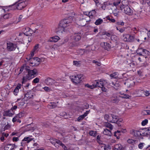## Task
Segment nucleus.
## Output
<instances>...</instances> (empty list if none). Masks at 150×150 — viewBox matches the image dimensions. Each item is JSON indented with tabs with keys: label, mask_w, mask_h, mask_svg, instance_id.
<instances>
[{
	"label": "nucleus",
	"mask_w": 150,
	"mask_h": 150,
	"mask_svg": "<svg viewBox=\"0 0 150 150\" xmlns=\"http://www.w3.org/2000/svg\"><path fill=\"white\" fill-rule=\"evenodd\" d=\"M33 92L31 91H28L25 95V98H26L28 99L33 98Z\"/></svg>",
	"instance_id": "6ab92c4d"
},
{
	"label": "nucleus",
	"mask_w": 150,
	"mask_h": 150,
	"mask_svg": "<svg viewBox=\"0 0 150 150\" xmlns=\"http://www.w3.org/2000/svg\"><path fill=\"white\" fill-rule=\"evenodd\" d=\"M148 122V120L146 119L144 120H143L142 122V126H145L146 125Z\"/></svg>",
	"instance_id": "3c124183"
},
{
	"label": "nucleus",
	"mask_w": 150,
	"mask_h": 150,
	"mask_svg": "<svg viewBox=\"0 0 150 150\" xmlns=\"http://www.w3.org/2000/svg\"><path fill=\"white\" fill-rule=\"evenodd\" d=\"M90 111H86L84 114L80 116L77 119V121L78 122H80L81 120H82L84 118H85L89 113Z\"/></svg>",
	"instance_id": "4be33fe9"
},
{
	"label": "nucleus",
	"mask_w": 150,
	"mask_h": 150,
	"mask_svg": "<svg viewBox=\"0 0 150 150\" xmlns=\"http://www.w3.org/2000/svg\"><path fill=\"white\" fill-rule=\"evenodd\" d=\"M83 75L78 74L76 76H72L71 79L72 81L75 83H79L82 80Z\"/></svg>",
	"instance_id": "39448f33"
},
{
	"label": "nucleus",
	"mask_w": 150,
	"mask_h": 150,
	"mask_svg": "<svg viewBox=\"0 0 150 150\" xmlns=\"http://www.w3.org/2000/svg\"><path fill=\"white\" fill-rule=\"evenodd\" d=\"M17 48L18 50L19 48L18 47L16 44L11 42H8L7 43V48L9 51H13Z\"/></svg>",
	"instance_id": "423d86ee"
},
{
	"label": "nucleus",
	"mask_w": 150,
	"mask_h": 150,
	"mask_svg": "<svg viewBox=\"0 0 150 150\" xmlns=\"http://www.w3.org/2000/svg\"><path fill=\"white\" fill-rule=\"evenodd\" d=\"M106 35L108 37H111V39L112 40V38H114L115 36V35H113V33L112 32L110 31L109 32H107Z\"/></svg>",
	"instance_id": "7c9ffc66"
},
{
	"label": "nucleus",
	"mask_w": 150,
	"mask_h": 150,
	"mask_svg": "<svg viewBox=\"0 0 150 150\" xmlns=\"http://www.w3.org/2000/svg\"><path fill=\"white\" fill-rule=\"evenodd\" d=\"M120 3V0H117L115 1L113 3V6L116 7Z\"/></svg>",
	"instance_id": "49530a36"
},
{
	"label": "nucleus",
	"mask_w": 150,
	"mask_h": 150,
	"mask_svg": "<svg viewBox=\"0 0 150 150\" xmlns=\"http://www.w3.org/2000/svg\"><path fill=\"white\" fill-rule=\"evenodd\" d=\"M64 150H69V149L63 143L61 146Z\"/></svg>",
	"instance_id": "e2e57ef3"
},
{
	"label": "nucleus",
	"mask_w": 150,
	"mask_h": 150,
	"mask_svg": "<svg viewBox=\"0 0 150 150\" xmlns=\"http://www.w3.org/2000/svg\"><path fill=\"white\" fill-rule=\"evenodd\" d=\"M104 118L105 120L109 122V120L110 119V115H108V114H105L104 116Z\"/></svg>",
	"instance_id": "603ef678"
},
{
	"label": "nucleus",
	"mask_w": 150,
	"mask_h": 150,
	"mask_svg": "<svg viewBox=\"0 0 150 150\" xmlns=\"http://www.w3.org/2000/svg\"><path fill=\"white\" fill-rule=\"evenodd\" d=\"M117 72H114L110 74V76L111 77L112 79L116 78L118 77L117 75Z\"/></svg>",
	"instance_id": "ea45409f"
},
{
	"label": "nucleus",
	"mask_w": 150,
	"mask_h": 150,
	"mask_svg": "<svg viewBox=\"0 0 150 150\" xmlns=\"http://www.w3.org/2000/svg\"><path fill=\"white\" fill-rule=\"evenodd\" d=\"M50 106L52 107V108H53L57 106V104L54 102L51 103Z\"/></svg>",
	"instance_id": "864d4df0"
},
{
	"label": "nucleus",
	"mask_w": 150,
	"mask_h": 150,
	"mask_svg": "<svg viewBox=\"0 0 150 150\" xmlns=\"http://www.w3.org/2000/svg\"><path fill=\"white\" fill-rule=\"evenodd\" d=\"M98 80H95L93 83V88L97 87L98 86Z\"/></svg>",
	"instance_id": "c03bdc74"
},
{
	"label": "nucleus",
	"mask_w": 150,
	"mask_h": 150,
	"mask_svg": "<svg viewBox=\"0 0 150 150\" xmlns=\"http://www.w3.org/2000/svg\"><path fill=\"white\" fill-rule=\"evenodd\" d=\"M106 18L107 19L110 21L111 22L113 23L115 22V19L112 18H110V17L109 16H107L106 17Z\"/></svg>",
	"instance_id": "8fccbe9b"
},
{
	"label": "nucleus",
	"mask_w": 150,
	"mask_h": 150,
	"mask_svg": "<svg viewBox=\"0 0 150 150\" xmlns=\"http://www.w3.org/2000/svg\"><path fill=\"white\" fill-rule=\"evenodd\" d=\"M72 18V17L70 16L67 18L64 19L62 20L60 22L59 24V25L58 28H61V32L62 33L63 32H66L67 30H66L64 28L66 27L67 25L70 23H71L72 20L70 19Z\"/></svg>",
	"instance_id": "f03ea898"
},
{
	"label": "nucleus",
	"mask_w": 150,
	"mask_h": 150,
	"mask_svg": "<svg viewBox=\"0 0 150 150\" xmlns=\"http://www.w3.org/2000/svg\"><path fill=\"white\" fill-rule=\"evenodd\" d=\"M105 3H106V5L108 7V8H109L108 6H110V7H113V3H110L109 2H105Z\"/></svg>",
	"instance_id": "bf43d9fd"
},
{
	"label": "nucleus",
	"mask_w": 150,
	"mask_h": 150,
	"mask_svg": "<svg viewBox=\"0 0 150 150\" xmlns=\"http://www.w3.org/2000/svg\"><path fill=\"white\" fill-rule=\"evenodd\" d=\"M43 88L46 91H50L51 90V89L50 88L47 86Z\"/></svg>",
	"instance_id": "774afa93"
},
{
	"label": "nucleus",
	"mask_w": 150,
	"mask_h": 150,
	"mask_svg": "<svg viewBox=\"0 0 150 150\" xmlns=\"http://www.w3.org/2000/svg\"><path fill=\"white\" fill-rule=\"evenodd\" d=\"M22 86V85L20 84H18L17 86L14 89L13 91V93L16 96L17 95L18 93L19 92V90L21 88Z\"/></svg>",
	"instance_id": "b1692460"
},
{
	"label": "nucleus",
	"mask_w": 150,
	"mask_h": 150,
	"mask_svg": "<svg viewBox=\"0 0 150 150\" xmlns=\"http://www.w3.org/2000/svg\"><path fill=\"white\" fill-rule=\"evenodd\" d=\"M56 142V144H57L59 146H61L62 144H63L61 141L58 139H57Z\"/></svg>",
	"instance_id": "680f3d73"
},
{
	"label": "nucleus",
	"mask_w": 150,
	"mask_h": 150,
	"mask_svg": "<svg viewBox=\"0 0 150 150\" xmlns=\"http://www.w3.org/2000/svg\"><path fill=\"white\" fill-rule=\"evenodd\" d=\"M59 39L58 36H55L50 38L48 40V42H57Z\"/></svg>",
	"instance_id": "412c9836"
},
{
	"label": "nucleus",
	"mask_w": 150,
	"mask_h": 150,
	"mask_svg": "<svg viewBox=\"0 0 150 150\" xmlns=\"http://www.w3.org/2000/svg\"><path fill=\"white\" fill-rule=\"evenodd\" d=\"M119 101V97L115 94H113L111 98V101L113 103H117Z\"/></svg>",
	"instance_id": "dca6fc26"
},
{
	"label": "nucleus",
	"mask_w": 150,
	"mask_h": 150,
	"mask_svg": "<svg viewBox=\"0 0 150 150\" xmlns=\"http://www.w3.org/2000/svg\"><path fill=\"white\" fill-rule=\"evenodd\" d=\"M26 70L28 72V74L25 76H24L23 77V82L34 78L35 76V75L38 74L37 70L36 69L30 70V69L26 68Z\"/></svg>",
	"instance_id": "f257e3e1"
},
{
	"label": "nucleus",
	"mask_w": 150,
	"mask_h": 150,
	"mask_svg": "<svg viewBox=\"0 0 150 150\" xmlns=\"http://www.w3.org/2000/svg\"><path fill=\"white\" fill-rule=\"evenodd\" d=\"M12 112L11 109L6 111L4 112V115L5 116H12L13 115V113Z\"/></svg>",
	"instance_id": "5701e85b"
},
{
	"label": "nucleus",
	"mask_w": 150,
	"mask_h": 150,
	"mask_svg": "<svg viewBox=\"0 0 150 150\" xmlns=\"http://www.w3.org/2000/svg\"><path fill=\"white\" fill-rule=\"evenodd\" d=\"M124 84L128 87H132L134 85V82L130 79H127L126 80Z\"/></svg>",
	"instance_id": "ddd939ff"
},
{
	"label": "nucleus",
	"mask_w": 150,
	"mask_h": 150,
	"mask_svg": "<svg viewBox=\"0 0 150 150\" xmlns=\"http://www.w3.org/2000/svg\"><path fill=\"white\" fill-rule=\"evenodd\" d=\"M68 39L67 38H65L61 41V43L59 44V46L62 45L67 43L68 41Z\"/></svg>",
	"instance_id": "72a5a7b5"
},
{
	"label": "nucleus",
	"mask_w": 150,
	"mask_h": 150,
	"mask_svg": "<svg viewBox=\"0 0 150 150\" xmlns=\"http://www.w3.org/2000/svg\"><path fill=\"white\" fill-rule=\"evenodd\" d=\"M57 139L55 138H52L50 140L51 143L53 145H54L56 147H57L58 146H56V144Z\"/></svg>",
	"instance_id": "79ce46f5"
},
{
	"label": "nucleus",
	"mask_w": 150,
	"mask_h": 150,
	"mask_svg": "<svg viewBox=\"0 0 150 150\" xmlns=\"http://www.w3.org/2000/svg\"><path fill=\"white\" fill-rule=\"evenodd\" d=\"M81 33H75L73 36V39L76 41H78L81 39Z\"/></svg>",
	"instance_id": "f3484780"
},
{
	"label": "nucleus",
	"mask_w": 150,
	"mask_h": 150,
	"mask_svg": "<svg viewBox=\"0 0 150 150\" xmlns=\"http://www.w3.org/2000/svg\"><path fill=\"white\" fill-rule=\"evenodd\" d=\"M106 4V3H105V2L104 3V4L103 5H102V6H101V8L105 10L106 7H107Z\"/></svg>",
	"instance_id": "0e129e2a"
},
{
	"label": "nucleus",
	"mask_w": 150,
	"mask_h": 150,
	"mask_svg": "<svg viewBox=\"0 0 150 150\" xmlns=\"http://www.w3.org/2000/svg\"><path fill=\"white\" fill-rule=\"evenodd\" d=\"M130 133L136 137H139L142 135L141 132L136 130L132 129L130 131Z\"/></svg>",
	"instance_id": "9d476101"
},
{
	"label": "nucleus",
	"mask_w": 150,
	"mask_h": 150,
	"mask_svg": "<svg viewBox=\"0 0 150 150\" xmlns=\"http://www.w3.org/2000/svg\"><path fill=\"white\" fill-rule=\"evenodd\" d=\"M106 82L105 81H99V80H98V87L100 88H101V87H102L103 86H104L105 83Z\"/></svg>",
	"instance_id": "c9c22d12"
},
{
	"label": "nucleus",
	"mask_w": 150,
	"mask_h": 150,
	"mask_svg": "<svg viewBox=\"0 0 150 150\" xmlns=\"http://www.w3.org/2000/svg\"><path fill=\"white\" fill-rule=\"evenodd\" d=\"M127 142L130 144L134 145L137 142V141L132 139H129L127 140Z\"/></svg>",
	"instance_id": "58836bf2"
},
{
	"label": "nucleus",
	"mask_w": 150,
	"mask_h": 150,
	"mask_svg": "<svg viewBox=\"0 0 150 150\" xmlns=\"http://www.w3.org/2000/svg\"><path fill=\"white\" fill-rule=\"evenodd\" d=\"M29 30H30V28L28 27L23 28L22 30L24 32V34L27 36Z\"/></svg>",
	"instance_id": "cd10ccee"
},
{
	"label": "nucleus",
	"mask_w": 150,
	"mask_h": 150,
	"mask_svg": "<svg viewBox=\"0 0 150 150\" xmlns=\"http://www.w3.org/2000/svg\"><path fill=\"white\" fill-rule=\"evenodd\" d=\"M96 12L95 10H93L92 11L88 12L86 15L88 16L90 18H93L94 16L95 15Z\"/></svg>",
	"instance_id": "393cba45"
},
{
	"label": "nucleus",
	"mask_w": 150,
	"mask_h": 150,
	"mask_svg": "<svg viewBox=\"0 0 150 150\" xmlns=\"http://www.w3.org/2000/svg\"><path fill=\"white\" fill-rule=\"evenodd\" d=\"M126 132V129H122L120 130H117L114 132V136L116 137L117 139H119L120 138L119 136L121 135V133L122 132L123 133H125Z\"/></svg>",
	"instance_id": "9b49d317"
},
{
	"label": "nucleus",
	"mask_w": 150,
	"mask_h": 150,
	"mask_svg": "<svg viewBox=\"0 0 150 150\" xmlns=\"http://www.w3.org/2000/svg\"><path fill=\"white\" fill-rule=\"evenodd\" d=\"M103 134L108 135V136H111L112 135V133L109 130L105 129H104V130L103 132Z\"/></svg>",
	"instance_id": "bb28decb"
},
{
	"label": "nucleus",
	"mask_w": 150,
	"mask_h": 150,
	"mask_svg": "<svg viewBox=\"0 0 150 150\" xmlns=\"http://www.w3.org/2000/svg\"><path fill=\"white\" fill-rule=\"evenodd\" d=\"M11 127V125L7 123V124L4 127H2L1 128L0 131L1 132L5 131L6 130L9 129H10Z\"/></svg>",
	"instance_id": "a878e982"
},
{
	"label": "nucleus",
	"mask_w": 150,
	"mask_h": 150,
	"mask_svg": "<svg viewBox=\"0 0 150 150\" xmlns=\"http://www.w3.org/2000/svg\"><path fill=\"white\" fill-rule=\"evenodd\" d=\"M85 86L91 89H93L94 88L93 85H89L88 84H86Z\"/></svg>",
	"instance_id": "338daca9"
},
{
	"label": "nucleus",
	"mask_w": 150,
	"mask_h": 150,
	"mask_svg": "<svg viewBox=\"0 0 150 150\" xmlns=\"http://www.w3.org/2000/svg\"><path fill=\"white\" fill-rule=\"evenodd\" d=\"M24 113L23 112H21L16 115H17V116H18L19 118H20L23 117L24 116Z\"/></svg>",
	"instance_id": "6e6d98bb"
},
{
	"label": "nucleus",
	"mask_w": 150,
	"mask_h": 150,
	"mask_svg": "<svg viewBox=\"0 0 150 150\" xmlns=\"http://www.w3.org/2000/svg\"><path fill=\"white\" fill-rule=\"evenodd\" d=\"M103 22V20L100 18H99L94 23L96 25H98L101 24Z\"/></svg>",
	"instance_id": "c85d7f7f"
},
{
	"label": "nucleus",
	"mask_w": 150,
	"mask_h": 150,
	"mask_svg": "<svg viewBox=\"0 0 150 150\" xmlns=\"http://www.w3.org/2000/svg\"><path fill=\"white\" fill-rule=\"evenodd\" d=\"M45 82L47 85H52L55 83L56 81L54 79L48 77L45 80Z\"/></svg>",
	"instance_id": "f8f14e48"
},
{
	"label": "nucleus",
	"mask_w": 150,
	"mask_h": 150,
	"mask_svg": "<svg viewBox=\"0 0 150 150\" xmlns=\"http://www.w3.org/2000/svg\"><path fill=\"white\" fill-rule=\"evenodd\" d=\"M122 120L121 118L119 119L118 117L113 114L110 115V119L109 120V122L116 123L118 126H120L122 124Z\"/></svg>",
	"instance_id": "7ed1b4c3"
},
{
	"label": "nucleus",
	"mask_w": 150,
	"mask_h": 150,
	"mask_svg": "<svg viewBox=\"0 0 150 150\" xmlns=\"http://www.w3.org/2000/svg\"><path fill=\"white\" fill-rule=\"evenodd\" d=\"M142 56H144L146 58L147 56L149 54V52L147 50L144 49L143 52H142Z\"/></svg>",
	"instance_id": "f704fd0d"
},
{
	"label": "nucleus",
	"mask_w": 150,
	"mask_h": 150,
	"mask_svg": "<svg viewBox=\"0 0 150 150\" xmlns=\"http://www.w3.org/2000/svg\"><path fill=\"white\" fill-rule=\"evenodd\" d=\"M28 4L27 1L18 3L16 4V8L18 10H21L25 7Z\"/></svg>",
	"instance_id": "0eeeda50"
},
{
	"label": "nucleus",
	"mask_w": 150,
	"mask_h": 150,
	"mask_svg": "<svg viewBox=\"0 0 150 150\" xmlns=\"http://www.w3.org/2000/svg\"><path fill=\"white\" fill-rule=\"evenodd\" d=\"M115 148L118 150H124V148L120 144H117L115 146Z\"/></svg>",
	"instance_id": "c756f323"
},
{
	"label": "nucleus",
	"mask_w": 150,
	"mask_h": 150,
	"mask_svg": "<svg viewBox=\"0 0 150 150\" xmlns=\"http://www.w3.org/2000/svg\"><path fill=\"white\" fill-rule=\"evenodd\" d=\"M92 62L93 63H95L96 65H98V66H100L101 65V63L100 62H98L95 60L93 61Z\"/></svg>",
	"instance_id": "09e8293b"
},
{
	"label": "nucleus",
	"mask_w": 150,
	"mask_h": 150,
	"mask_svg": "<svg viewBox=\"0 0 150 150\" xmlns=\"http://www.w3.org/2000/svg\"><path fill=\"white\" fill-rule=\"evenodd\" d=\"M20 119V118H19L17 115H16V116L13 118L12 121L14 123L16 121L19 123H21V121Z\"/></svg>",
	"instance_id": "2f4dec72"
},
{
	"label": "nucleus",
	"mask_w": 150,
	"mask_h": 150,
	"mask_svg": "<svg viewBox=\"0 0 150 150\" xmlns=\"http://www.w3.org/2000/svg\"><path fill=\"white\" fill-rule=\"evenodd\" d=\"M144 49L143 48H139L137 51V52L138 54L140 56H142V52H143L144 50Z\"/></svg>",
	"instance_id": "4c0bfd02"
},
{
	"label": "nucleus",
	"mask_w": 150,
	"mask_h": 150,
	"mask_svg": "<svg viewBox=\"0 0 150 150\" xmlns=\"http://www.w3.org/2000/svg\"><path fill=\"white\" fill-rule=\"evenodd\" d=\"M101 46L104 48L105 50H108L110 49L111 46L110 44L107 42H101Z\"/></svg>",
	"instance_id": "aec40b11"
},
{
	"label": "nucleus",
	"mask_w": 150,
	"mask_h": 150,
	"mask_svg": "<svg viewBox=\"0 0 150 150\" xmlns=\"http://www.w3.org/2000/svg\"><path fill=\"white\" fill-rule=\"evenodd\" d=\"M142 114L143 115H150V110H144L142 111L141 112Z\"/></svg>",
	"instance_id": "473e14b6"
},
{
	"label": "nucleus",
	"mask_w": 150,
	"mask_h": 150,
	"mask_svg": "<svg viewBox=\"0 0 150 150\" xmlns=\"http://www.w3.org/2000/svg\"><path fill=\"white\" fill-rule=\"evenodd\" d=\"M109 85L116 90L118 89L120 86L119 81H110L109 83Z\"/></svg>",
	"instance_id": "6e6552de"
},
{
	"label": "nucleus",
	"mask_w": 150,
	"mask_h": 150,
	"mask_svg": "<svg viewBox=\"0 0 150 150\" xmlns=\"http://www.w3.org/2000/svg\"><path fill=\"white\" fill-rule=\"evenodd\" d=\"M4 132H1V131H0L1 137L0 139L2 142H4L5 139V138H7L9 135L8 133H6Z\"/></svg>",
	"instance_id": "2eb2a0df"
},
{
	"label": "nucleus",
	"mask_w": 150,
	"mask_h": 150,
	"mask_svg": "<svg viewBox=\"0 0 150 150\" xmlns=\"http://www.w3.org/2000/svg\"><path fill=\"white\" fill-rule=\"evenodd\" d=\"M15 144H7L4 147V150H14Z\"/></svg>",
	"instance_id": "a211bd4d"
},
{
	"label": "nucleus",
	"mask_w": 150,
	"mask_h": 150,
	"mask_svg": "<svg viewBox=\"0 0 150 150\" xmlns=\"http://www.w3.org/2000/svg\"><path fill=\"white\" fill-rule=\"evenodd\" d=\"M103 147V149L104 150H111V147L109 145H104V146Z\"/></svg>",
	"instance_id": "a18cd8bd"
},
{
	"label": "nucleus",
	"mask_w": 150,
	"mask_h": 150,
	"mask_svg": "<svg viewBox=\"0 0 150 150\" xmlns=\"http://www.w3.org/2000/svg\"><path fill=\"white\" fill-rule=\"evenodd\" d=\"M39 79L38 78H36L33 81L32 83H38L39 81Z\"/></svg>",
	"instance_id": "4d7b16f0"
},
{
	"label": "nucleus",
	"mask_w": 150,
	"mask_h": 150,
	"mask_svg": "<svg viewBox=\"0 0 150 150\" xmlns=\"http://www.w3.org/2000/svg\"><path fill=\"white\" fill-rule=\"evenodd\" d=\"M124 40L125 41L132 42L134 41V37L133 36L129 34H126L124 35Z\"/></svg>",
	"instance_id": "1a4fd4ad"
},
{
	"label": "nucleus",
	"mask_w": 150,
	"mask_h": 150,
	"mask_svg": "<svg viewBox=\"0 0 150 150\" xmlns=\"http://www.w3.org/2000/svg\"><path fill=\"white\" fill-rule=\"evenodd\" d=\"M121 10L124 9V12L126 14L129 16H131L133 14V11L128 5H123L120 7Z\"/></svg>",
	"instance_id": "20e7f679"
},
{
	"label": "nucleus",
	"mask_w": 150,
	"mask_h": 150,
	"mask_svg": "<svg viewBox=\"0 0 150 150\" xmlns=\"http://www.w3.org/2000/svg\"><path fill=\"white\" fill-rule=\"evenodd\" d=\"M80 61H73V64L76 66H78L80 65Z\"/></svg>",
	"instance_id": "13d9d810"
},
{
	"label": "nucleus",
	"mask_w": 150,
	"mask_h": 150,
	"mask_svg": "<svg viewBox=\"0 0 150 150\" xmlns=\"http://www.w3.org/2000/svg\"><path fill=\"white\" fill-rule=\"evenodd\" d=\"M116 29L117 30H119L121 33L123 32L125 30L124 29L120 28L118 27H116Z\"/></svg>",
	"instance_id": "69168bd1"
},
{
	"label": "nucleus",
	"mask_w": 150,
	"mask_h": 150,
	"mask_svg": "<svg viewBox=\"0 0 150 150\" xmlns=\"http://www.w3.org/2000/svg\"><path fill=\"white\" fill-rule=\"evenodd\" d=\"M32 135H29L28 137H25L26 138H28V139H28V140H30V142L32 140H33V142H35V139L34 138H32Z\"/></svg>",
	"instance_id": "de8ad7c7"
},
{
	"label": "nucleus",
	"mask_w": 150,
	"mask_h": 150,
	"mask_svg": "<svg viewBox=\"0 0 150 150\" xmlns=\"http://www.w3.org/2000/svg\"><path fill=\"white\" fill-rule=\"evenodd\" d=\"M39 45L37 44L35 45V46L34 47V48L33 50V52H35L36 51H37V50L38 48H39Z\"/></svg>",
	"instance_id": "052dcab7"
},
{
	"label": "nucleus",
	"mask_w": 150,
	"mask_h": 150,
	"mask_svg": "<svg viewBox=\"0 0 150 150\" xmlns=\"http://www.w3.org/2000/svg\"><path fill=\"white\" fill-rule=\"evenodd\" d=\"M28 138H26L25 137L22 140L21 143V146L22 147H25L27 146L28 144L30 142V140H28Z\"/></svg>",
	"instance_id": "4468645a"
},
{
	"label": "nucleus",
	"mask_w": 150,
	"mask_h": 150,
	"mask_svg": "<svg viewBox=\"0 0 150 150\" xmlns=\"http://www.w3.org/2000/svg\"><path fill=\"white\" fill-rule=\"evenodd\" d=\"M97 133L96 131L93 130L90 131L89 132V134L90 136L94 137L96 136Z\"/></svg>",
	"instance_id": "e433bc0d"
},
{
	"label": "nucleus",
	"mask_w": 150,
	"mask_h": 150,
	"mask_svg": "<svg viewBox=\"0 0 150 150\" xmlns=\"http://www.w3.org/2000/svg\"><path fill=\"white\" fill-rule=\"evenodd\" d=\"M36 31V30H33L32 29H31V28H30V30H29V31L28 32V33L27 36H31L32 34L33 33H35Z\"/></svg>",
	"instance_id": "37998d69"
},
{
	"label": "nucleus",
	"mask_w": 150,
	"mask_h": 150,
	"mask_svg": "<svg viewBox=\"0 0 150 150\" xmlns=\"http://www.w3.org/2000/svg\"><path fill=\"white\" fill-rule=\"evenodd\" d=\"M105 126L106 127L109 128L110 130L112 129L113 128L112 125L109 123H106L105 124Z\"/></svg>",
	"instance_id": "a19ab883"
},
{
	"label": "nucleus",
	"mask_w": 150,
	"mask_h": 150,
	"mask_svg": "<svg viewBox=\"0 0 150 150\" xmlns=\"http://www.w3.org/2000/svg\"><path fill=\"white\" fill-rule=\"evenodd\" d=\"M144 145H145V144L144 143H140L138 145V146L139 149H142L144 146Z\"/></svg>",
	"instance_id": "5fc2aeb1"
}]
</instances>
